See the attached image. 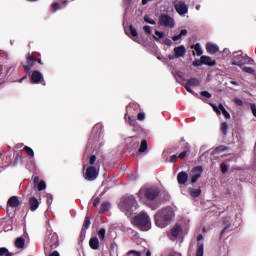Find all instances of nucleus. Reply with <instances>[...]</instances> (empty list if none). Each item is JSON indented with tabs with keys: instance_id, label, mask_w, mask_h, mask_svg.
I'll return each instance as SVG.
<instances>
[{
	"instance_id": "nucleus-1",
	"label": "nucleus",
	"mask_w": 256,
	"mask_h": 256,
	"mask_svg": "<svg viewBox=\"0 0 256 256\" xmlns=\"http://www.w3.org/2000/svg\"><path fill=\"white\" fill-rule=\"evenodd\" d=\"M173 217H175V212L173 211V208L167 207L156 213L155 223L160 229H165V227L171 224V221H173Z\"/></svg>"
},
{
	"instance_id": "nucleus-2",
	"label": "nucleus",
	"mask_w": 256,
	"mask_h": 256,
	"mask_svg": "<svg viewBox=\"0 0 256 256\" xmlns=\"http://www.w3.org/2000/svg\"><path fill=\"white\" fill-rule=\"evenodd\" d=\"M133 225L141 231H149L151 229V217L148 213L141 212L133 218Z\"/></svg>"
},
{
	"instance_id": "nucleus-3",
	"label": "nucleus",
	"mask_w": 256,
	"mask_h": 256,
	"mask_svg": "<svg viewBox=\"0 0 256 256\" xmlns=\"http://www.w3.org/2000/svg\"><path fill=\"white\" fill-rule=\"evenodd\" d=\"M137 200L133 196H124L121 198L118 207L122 213L125 215H131V211H133V207H136Z\"/></svg>"
},
{
	"instance_id": "nucleus-4",
	"label": "nucleus",
	"mask_w": 256,
	"mask_h": 256,
	"mask_svg": "<svg viewBox=\"0 0 256 256\" xmlns=\"http://www.w3.org/2000/svg\"><path fill=\"white\" fill-rule=\"evenodd\" d=\"M138 197L140 199H148V201H153L156 197H159V188H141L138 192Z\"/></svg>"
},
{
	"instance_id": "nucleus-5",
	"label": "nucleus",
	"mask_w": 256,
	"mask_h": 256,
	"mask_svg": "<svg viewBox=\"0 0 256 256\" xmlns=\"http://www.w3.org/2000/svg\"><path fill=\"white\" fill-rule=\"evenodd\" d=\"M175 11L180 15L181 17H185L189 13V6L185 4L182 0H176L173 3Z\"/></svg>"
},
{
	"instance_id": "nucleus-6",
	"label": "nucleus",
	"mask_w": 256,
	"mask_h": 256,
	"mask_svg": "<svg viewBox=\"0 0 256 256\" xmlns=\"http://www.w3.org/2000/svg\"><path fill=\"white\" fill-rule=\"evenodd\" d=\"M51 247L52 249H57L59 247V236L56 233L51 232L45 242V249Z\"/></svg>"
},
{
	"instance_id": "nucleus-7",
	"label": "nucleus",
	"mask_w": 256,
	"mask_h": 256,
	"mask_svg": "<svg viewBox=\"0 0 256 256\" xmlns=\"http://www.w3.org/2000/svg\"><path fill=\"white\" fill-rule=\"evenodd\" d=\"M159 24L162 25V27L173 29V27H175V20L167 14H162L159 17Z\"/></svg>"
},
{
	"instance_id": "nucleus-8",
	"label": "nucleus",
	"mask_w": 256,
	"mask_h": 256,
	"mask_svg": "<svg viewBox=\"0 0 256 256\" xmlns=\"http://www.w3.org/2000/svg\"><path fill=\"white\" fill-rule=\"evenodd\" d=\"M247 63V57L243 56V52H234L233 53V61L232 65H236L237 67H241Z\"/></svg>"
},
{
	"instance_id": "nucleus-9",
	"label": "nucleus",
	"mask_w": 256,
	"mask_h": 256,
	"mask_svg": "<svg viewBox=\"0 0 256 256\" xmlns=\"http://www.w3.org/2000/svg\"><path fill=\"white\" fill-rule=\"evenodd\" d=\"M98 176L99 172L97 171V168L93 166L88 167L84 173V179H86V181H95Z\"/></svg>"
},
{
	"instance_id": "nucleus-10",
	"label": "nucleus",
	"mask_w": 256,
	"mask_h": 256,
	"mask_svg": "<svg viewBox=\"0 0 256 256\" xmlns=\"http://www.w3.org/2000/svg\"><path fill=\"white\" fill-rule=\"evenodd\" d=\"M211 107L213 108V111H215V113H217L218 115H221L222 113V115H224L226 119H231V114H229V112L227 111V109H225L223 104H219L218 106L211 104Z\"/></svg>"
},
{
	"instance_id": "nucleus-11",
	"label": "nucleus",
	"mask_w": 256,
	"mask_h": 256,
	"mask_svg": "<svg viewBox=\"0 0 256 256\" xmlns=\"http://www.w3.org/2000/svg\"><path fill=\"white\" fill-rule=\"evenodd\" d=\"M201 175H203V168L201 166L195 167L190 173L191 183H197Z\"/></svg>"
},
{
	"instance_id": "nucleus-12",
	"label": "nucleus",
	"mask_w": 256,
	"mask_h": 256,
	"mask_svg": "<svg viewBox=\"0 0 256 256\" xmlns=\"http://www.w3.org/2000/svg\"><path fill=\"white\" fill-rule=\"evenodd\" d=\"M191 87H199V79L197 78H191L187 80L185 84V89L188 91V93H191L192 95H195V92Z\"/></svg>"
},
{
	"instance_id": "nucleus-13",
	"label": "nucleus",
	"mask_w": 256,
	"mask_h": 256,
	"mask_svg": "<svg viewBox=\"0 0 256 256\" xmlns=\"http://www.w3.org/2000/svg\"><path fill=\"white\" fill-rule=\"evenodd\" d=\"M32 83L39 84L42 81V85H46L45 80H43V74L39 71H34L31 75Z\"/></svg>"
},
{
	"instance_id": "nucleus-14",
	"label": "nucleus",
	"mask_w": 256,
	"mask_h": 256,
	"mask_svg": "<svg viewBox=\"0 0 256 256\" xmlns=\"http://www.w3.org/2000/svg\"><path fill=\"white\" fill-rule=\"evenodd\" d=\"M128 31L129 32L126 31V34L128 35V37H131L133 41H135L136 43H139V34L137 33V29H135L133 25H130Z\"/></svg>"
},
{
	"instance_id": "nucleus-15",
	"label": "nucleus",
	"mask_w": 256,
	"mask_h": 256,
	"mask_svg": "<svg viewBox=\"0 0 256 256\" xmlns=\"http://www.w3.org/2000/svg\"><path fill=\"white\" fill-rule=\"evenodd\" d=\"M186 53L187 49L183 45L174 48V55L176 59L183 57Z\"/></svg>"
},
{
	"instance_id": "nucleus-16",
	"label": "nucleus",
	"mask_w": 256,
	"mask_h": 256,
	"mask_svg": "<svg viewBox=\"0 0 256 256\" xmlns=\"http://www.w3.org/2000/svg\"><path fill=\"white\" fill-rule=\"evenodd\" d=\"M188 179H189V174H187L186 172H180L177 175V181L179 185H185Z\"/></svg>"
},
{
	"instance_id": "nucleus-17",
	"label": "nucleus",
	"mask_w": 256,
	"mask_h": 256,
	"mask_svg": "<svg viewBox=\"0 0 256 256\" xmlns=\"http://www.w3.org/2000/svg\"><path fill=\"white\" fill-rule=\"evenodd\" d=\"M181 231H183V228H181L180 225H175L172 229H171V236L170 239L175 240L177 239V236L181 234Z\"/></svg>"
},
{
	"instance_id": "nucleus-18",
	"label": "nucleus",
	"mask_w": 256,
	"mask_h": 256,
	"mask_svg": "<svg viewBox=\"0 0 256 256\" xmlns=\"http://www.w3.org/2000/svg\"><path fill=\"white\" fill-rule=\"evenodd\" d=\"M201 61L203 65H208V67H215L217 65V62L209 56H201Z\"/></svg>"
},
{
	"instance_id": "nucleus-19",
	"label": "nucleus",
	"mask_w": 256,
	"mask_h": 256,
	"mask_svg": "<svg viewBox=\"0 0 256 256\" xmlns=\"http://www.w3.org/2000/svg\"><path fill=\"white\" fill-rule=\"evenodd\" d=\"M4 69H6L5 72H3V66H0V77H7L9 73H13L15 66H4Z\"/></svg>"
},
{
	"instance_id": "nucleus-20",
	"label": "nucleus",
	"mask_w": 256,
	"mask_h": 256,
	"mask_svg": "<svg viewBox=\"0 0 256 256\" xmlns=\"http://www.w3.org/2000/svg\"><path fill=\"white\" fill-rule=\"evenodd\" d=\"M206 51L210 53V55H215V53L219 52V46L217 44L208 43Z\"/></svg>"
},
{
	"instance_id": "nucleus-21",
	"label": "nucleus",
	"mask_w": 256,
	"mask_h": 256,
	"mask_svg": "<svg viewBox=\"0 0 256 256\" xmlns=\"http://www.w3.org/2000/svg\"><path fill=\"white\" fill-rule=\"evenodd\" d=\"M27 63L28 65L24 66V70L26 73H31V67L35 65V58L27 56Z\"/></svg>"
},
{
	"instance_id": "nucleus-22",
	"label": "nucleus",
	"mask_w": 256,
	"mask_h": 256,
	"mask_svg": "<svg viewBox=\"0 0 256 256\" xmlns=\"http://www.w3.org/2000/svg\"><path fill=\"white\" fill-rule=\"evenodd\" d=\"M29 205L31 211H37V209H39V200H37L35 197H31L29 199Z\"/></svg>"
},
{
	"instance_id": "nucleus-23",
	"label": "nucleus",
	"mask_w": 256,
	"mask_h": 256,
	"mask_svg": "<svg viewBox=\"0 0 256 256\" xmlns=\"http://www.w3.org/2000/svg\"><path fill=\"white\" fill-rule=\"evenodd\" d=\"M7 204L9 207L17 208L19 206V198L17 196H12L8 199Z\"/></svg>"
},
{
	"instance_id": "nucleus-24",
	"label": "nucleus",
	"mask_w": 256,
	"mask_h": 256,
	"mask_svg": "<svg viewBox=\"0 0 256 256\" xmlns=\"http://www.w3.org/2000/svg\"><path fill=\"white\" fill-rule=\"evenodd\" d=\"M89 245H90L91 249H94V250L99 249V238H97V237L91 238L89 241Z\"/></svg>"
},
{
	"instance_id": "nucleus-25",
	"label": "nucleus",
	"mask_w": 256,
	"mask_h": 256,
	"mask_svg": "<svg viewBox=\"0 0 256 256\" xmlns=\"http://www.w3.org/2000/svg\"><path fill=\"white\" fill-rule=\"evenodd\" d=\"M192 49H194L193 55H195V53L198 57H201V55H203V49L201 48L200 43L193 45Z\"/></svg>"
},
{
	"instance_id": "nucleus-26",
	"label": "nucleus",
	"mask_w": 256,
	"mask_h": 256,
	"mask_svg": "<svg viewBox=\"0 0 256 256\" xmlns=\"http://www.w3.org/2000/svg\"><path fill=\"white\" fill-rule=\"evenodd\" d=\"M15 247H17V249H25V238H17L15 241Z\"/></svg>"
},
{
	"instance_id": "nucleus-27",
	"label": "nucleus",
	"mask_w": 256,
	"mask_h": 256,
	"mask_svg": "<svg viewBox=\"0 0 256 256\" xmlns=\"http://www.w3.org/2000/svg\"><path fill=\"white\" fill-rule=\"evenodd\" d=\"M148 149H149V144H147V140H142L138 153H146Z\"/></svg>"
},
{
	"instance_id": "nucleus-28",
	"label": "nucleus",
	"mask_w": 256,
	"mask_h": 256,
	"mask_svg": "<svg viewBox=\"0 0 256 256\" xmlns=\"http://www.w3.org/2000/svg\"><path fill=\"white\" fill-rule=\"evenodd\" d=\"M188 192L191 195V197H199L201 195V188H189Z\"/></svg>"
},
{
	"instance_id": "nucleus-29",
	"label": "nucleus",
	"mask_w": 256,
	"mask_h": 256,
	"mask_svg": "<svg viewBox=\"0 0 256 256\" xmlns=\"http://www.w3.org/2000/svg\"><path fill=\"white\" fill-rule=\"evenodd\" d=\"M131 109H133L132 105L127 106V113L125 115V119L126 121L128 119L130 125H135V119H132L131 116H129V111H131Z\"/></svg>"
},
{
	"instance_id": "nucleus-30",
	"label": "nucleus",
	"mask_w": 256,
	"mask_h": 256,
	"mask_svg": "<svg viewBox=\"0 0 256 256\" xmlns=\"http://www.w3.org/2000/svg\"><path fill=\"white\" fill-rule=\"evenodd\" d=\"M111 209V203L103 202L100 207V213H105V211H109Z\"/></svg>"
},
{
	"instance_id": "nucleus-31",
	"label": "nucleus",
	"mask_w": 256,
	"mask_h": 256,
	"mask_svg": "<svg viewBox=\"0 0 256 256\" xmlns=\"http://www.w3.org/2000/svg\"><path fill=\"white\" fill-rule=\"evenodd\" d=\"M183 37H187V30H181L180 34L174 36L172 38L173 41H179V39H183Z\"/></svg>"
},
{
	"instance_id": "nucleus-32",
	"label": "nucleus",
	"mask_w": 256,
	"mask_h": 256,
	"mask_svg": "<svg viewBox=\"0 0 256 256\" xmlns=\"http://www.w3.org/2000/svg\"><path fill=\"white\" fill-rule=\"evenodd\" d=\"M36 185H37L38 191H45V189H47V184L43 180H40V182H38V184Z\"/></svg>"
},
{
	"instance_id": "nucleus-33",
	"label": "nucleus",
	"mask_w": 256,
	"mask_h": 256,
	"mask_svg": "<svg viewBox=\"0 0 256 256\" xmlns=\"http://www.w3.org/2000/svg\"><path fill=\"white\" fill-rule=\"evenodd\" d=\"M203 253H204L203 243H198V248H197L196 256H203Z\"/></svg>"
},
{
	"instance_id": "nucleus-34",
	"label": "nucleus",
	"mask_w": 256,
	"mask_h": 256,
	"mask_svg": "<svg viewBox=\"0 0 256 256\" xmlns=\"http://www.w3.org/2000/svg\"><path fill=\"white\" fill-rule=\"evenodd\" d=\"M24 151L27 153V155L29 157H35V152L33 151V149L31 147L25 146Z\"/></svg>"
},
{
	"instance_id": "nucleus-35",
	"label": "nucleus",
	"mask_w": 256,
	"mask_h": 256,
	"mask_svg": "<svg viewBox=\"0 0 256 256\" xmlns=\"http://www.w3.org/2000/svg\"><path fill=\"white\" fill-rule=\"evenodd\" d=\"M107 233V230H105V228H101L99 231H98V237L101 241H103L105 239V235Z\"/></svg>"
},
{
	"instance_id": "nucleus-36",
	"label": "nucleus",
	"mask_w": 256,
	"mask_h": 256,
	"mask_svg": "<svg viewBox=\"0 0 256 256\" xmlns=\"http://www.w3.org/2000/svg\"><path fill=\"white\" fill-rule=\"evenodd\" d=\"M0 256H13V253H9L7 248H0Z\"/></svg>"
},
{
	"instance_id": "nucleus-37",
	"label": "nucleus",
	"mask_w": 256,
	"mask_h": 256,
	"mask_svg": "<svg viewBox=\"0 0 256 256\" xmlns=\"http://www.w3.org/2000/svg\"><path fill=\"white\" fill-rule=\"evenodd\" d=\"M144 21H145V23H149V25L157 24V22H155V20L151 19V17H149V15L144 16Z\"/></svg>"
},
{
	"instance_id": "nucleus-38",
	"label": "nucleus",
	"mask_w": 256,
	"mask_h": 256,
	"mask_svg": "<svg viewBox=\"0 0 256 256\" xmlns=\"http://www.w3.org/2000/svg\"><path fill=\"white\" fill-rule=\"evenodd\" d=\"M227 129H229V125L227 124V122L222 123L221 131H222L223 135H227Z\"/></svg>"
},
{
	"instance_id": "nucleus-39",
	"label": "nucleus",
	"mask_w": 256,
	"mask_h": 256,
	"mask_svg": "<svg viewBox=\"0 0 256 256\" xmlns=\"http://www.w3.org/2000/svg\"><path fill=\"white\" fill-rule=\"evenodd\" d=\"M91 226V220L89 217H85L84 224H83V229H88Z\"/></svg>"
},
{
	"instance_id": "nucleus-40",
	"label": "nucleus",
	"mask_w": 256,
	"mask_h": 256,
	"mask_svg": "<svg viewBox=\"0 0 256 256\" xmlns=\"http://www.w3.org/2000/svg\"><path fill=\"white\" fill-rule=\"evenodd\" d=\"M164 33L163 32H159V31H155V35H154V39H163L164 37Z\"/></svg>"
},
{
	"instance_id": "nucleus-41",
	"label": "nucleus",
	"mask_w": 256,
	"mask_h": 256,
	"mask_svg": "<svg viewBox=\"0 0 256 256\" xmlns=\"http://www.w3.org/2000/svg\"><path fill=\"white\" fill-rule=\"evenodd\" d=\"M128 256H141V252L139 251H135V250H131L127 253Z\"/></svg>"
},
{
	"instance_id": "nucleus-42",
	"label": "nucleus",
	"mask_w": 256,
	"mask_h": 256,
	"mask_svg": "<svg viewBox=\"0 0 256 256\" xmlns=\"http://www.w3.org/2000/svg\"><path fill=\"white\" fill-rule=\"evenodd\" d=\"M51 7L54 12L59 11V9H61V5H59V3H57V2L52 3Z\"/></svg>"
},
{
	"instance_id": "nucleus-43",
	"label": "nucleus",
	"mask_w": 256,
	"mask_h": 256,
	"mask_svg": "<svg viewBox=\"0 0 256 256\" xmlns=\"http://www.w3.org/2000/svg\"><path fill=\"white\" fill-rule=\"evenodd\" d=\"M243 71H244L245 73H250V74L255 73V70H254L253 68L247 67V66L243 67Z\"/></svg>"
},
{
	"instance_id": "nucleus-44",
	"label": "nucleus",
	"mask_w": 256,
	"mask_h": 256,
	"mask_svg": "<svg viewBox=\"0 0 256 256\" xmlns=\"http://www.w3.org/2000/svg\"><path fill=\"white\" fill-rule=\"evenodd\" d=\"M194 67H201V65H203V60H194L193 61V64H192Z\"/></svg>"
},
{
	"instance_id": "nucleus-45",
	"label": "nucleus",
	"mask_w": 256,
	"mask_h": 256,
	"mask_svg": "<svg viewBox=\"0 0 256 256\" xmlns=\"http://www.w3.org/2000/svg\"><path fill=\"white\" fill-rule=\"evenodd\" d=\"M223 151H227V147L225 146H219L215 149L216 153H223Z\"/></svg>"
},
{
	"instance_id": "nucleus-46",
	"label": "nucleus",
	"mask_w": 256,
	"mask_h": 256,
	"mask_svg": "<svg viewBox=\"0 0 256 256\" xmlns=\"http://www.w3.org/2000/svg\"><path fill=\"white\" fill-rule=\"evenodd\" d=\"M200 95L202 97H206V99H211V93H209L208 91H202Z\"/></svg>"
},
{
	"instance_id": "nucleus-47",
	"label": "nucleus",
	"mask_w": 256,
	"mask_h": 256,
	"mask_svg": "<svg viewBox=\"0 0 256 256\" xmlns=\"http://www.w3.org/2000/svg\"><path fill=\"white\" fill-rule=\"evenodd\" d=\"M233 102H234L236 105H238V107H242V105H243V100H241V99H239V98H235V99L233 100Z\"/></svg>"
},
{
	"instance_id": "nucleus-48",
	"label": "nucleus",
	"mask_w": 256,
	"mask_h": 256,
	"mask_svg": "<svg viewBox=\"0 0 256 256\" xmlns=\"http://www.w3.org/2000/svg\"><path fill=\"white\" fill-rule=\"evenodd\" d=\"M143 30L145 33H147L148 35H151L152 30H151V26H144Z\"/></svg>"
},
{
	"instance_id": "nucleus-49",
	"label": "nucleus",
	"mask_w": 256,
	"mask_h": 256,
	"mask_svg": "<svg viewBox=\"0 0 256 256\" xmlns=\"http://www.w3.org/2000/svg\"><path fill=\"white\" fill-rule=\"evenodd\" d=\"M250 109L252 111V114L254 115V117H256V105L255 104H250Z\"/></svg>"
},
{
	"instance_id": "nucleus-50",
	"label": "nucleus",
	"mask_w": 256,
	"mask_h": 256,
	"mask_svg": "<svg viewBox=\"0 0 256 256\" xmlns=\"http://www.w3.org/2000/svg\"><path fill=\"white\" fill-rule=\"evenodd\" d=\"M138 120L145 121V113H143V112L138 113Z\"/></svg>"
},
{
	"instance_id": "nucleus-51",
	"label": "nucleus",
	"mask_w": 256,
	"mask_h": 256,
	"mask_svg": "<svg viewBox=\"0 0 256 256\" xmlns=\"http://www.w3.org/2000/svg\"><path fill=\"white\" fill-rule=\"evenodd\" d=\"M47 203L48 205H51L53 203V195L51 194L47 195Z\"/></svg>"
},
{
	"instance_id": "nucleus-52",
	"label": "nucleus",
	"mask_w": 256,
	"mask_h": 256,
	"mask_svg": "<svg viewBox=\"0 0 256 256\" xmlns=\"http://www.w3.org/2000/svg\"><path fill=\"white\" fill-rule=\"evenodd\" d=\"M220 167H221L222 173H227V169H228V168H227V164L222 163Z\"/></svg>"
},
{
	"instance_id": "nucleus-53",
	"label": "nucleus",
	"mask_w": 256,
	"mask_h": 256,
	"mask_svg": "<svg viewBox=\"0 0 256 256\" xmlns=\"http://www.w3.org/2000/svg\"><path fill=\"white\" fill-rule=\"evenodd\" d=\"M95 161H97V157L95 155L90 157V165H95Z\"/></svg>"
},
{
	"instance_id": "nucleus-54",
	"label": "nucleus",
	"mask_w": 256,
	"mask_h": 256,
	"mask_svg": "<svg viewBox=\"0 0 256 256\" xmlns=\"http://www.w3.org/2000/svg\"><path fill=\"white\" fill-rule=\"evenodd\" d=\"M178 157L179 159H185V157H187V151L180 153Z\"/></svg>"
},
{
	"instance_id": "nucleus-55",
	"label": "nucleus",
	"mask_w": 256,
	"mask_h": 256,
	"mask_svg": "<svg viewBox=\"0 0 256 256\" xmlns=\"http://www.w3.org/2000/svg\"><path fill=\"white\" fill-rule=\"evenodd\" d=\"M177 161V155H172L171 157H170V162L171 163H175Z\"/></svg>"
},
{
	"instance_id": "nucleus-56",
	"label": "nucleus",
	"mask_w": 256,
	"mask_h": 256,
	"mask_svg": "<svg viewBox=\"0 0 256 256\" xmlns=\"http://www.w3.org/2000/svg\"><path fill=\"white\" fill-rule=\"evenodd\" d=\"M99 201H100L99 197L95 198L94 201H93V205L95 207H97V205H99Z\"/></svg>"
},
{
	"instance_id": "nucleus-57",
	"label": "nucleus",
	"mask_w": 256,
	"mask_h": 256,
	"mask_svg": "<svg viewBox=\"0 0 256 256\" xmlns=\"http://www.w3.org/2000/svg\"><path fill=\"white\" fill-rule=\"evenodd\" d=\"M130 181H135L137 179V174H132L129 176Z\"/></svg>"
},
{
	"instance_id": "nucleus-58",
	"label": "nucleus",
	"mask_w": 256,
	"mask_h": 256,
	"mask_svg": "<svg viewBox=\"0 0 256 256\" xmlns=\"http://www.w3.org/2000/svg\"><path fill=\"white\" fill-rule=\"evenodd\" d=\"M40 183V181H39V176H35L34 177V185H37V184H39Z\"/></svg>"
},
{
	"instance_id": "nucleus-59",
	"label": "nucleus",
	"mask_w": 256,
	"mask_h": 256,
	"mask_svg": "<svg viewBox=\"0 0 256 256\" xmlns=\"http://www.w3.org/2000/svg\"><path fill=\"white\" fill-rule=\"evenodd\" d=\"M223 53H224L225 55H230V54H231V51H230L228 48H225V49L223 50Z\"/></svg>"
},
{
	"instance_id": "nucleus-60",
	"label": "nucleus",
	"mask_w": 256,
	"mask_h": 256,
	"mask_svg": "<svg viewBox=\"0 0 256 256\" xmlns=\"http://www.w3.org/2000/svg\"><path fill=\"white\" fill-rule=\"evenodd\" d=\"M231 85H236V87H239V82L232 80L230 81Z\"/></svg>"
},
{
	"instance_id": "nucleus-61",
	"label": "nucleus",
	"mask_w": 256,
	"mask_h": 256,
	"mask_svg": "<svg viewBox=\"0 0 256 256\" xmlns=\"http://www.w3.org/2000/svg\"><path fill=\"white\" fill-rule=\"evenodd\" d=\"M124 5L129 7V5H131V0H124Z\"/></svg>"
},
{
	"instance_id": "nucleus-62",
	"label": "nucleus",
	"mask_w": 256,
	"mask_h": 256,
	"mask_svg": "<svg viewBox=\"0 0 256 256\" xmlns=\"http://www.w3.org/2000/svg\"><path fill=\"white\" fill-rule=\"evenodd\" d=\"M49 256H60V255H59V252L54 251V252H52Z\"/></svg>"
},
{
	"instance_id": "nucleus-63",
	"label": "nucleus",
	"mask_w": 256,
	"mask_h": 256,
	"mask_svg": "<svg viewBox=\"0 0 256 256\" xmlns=\"http://www.w3.org/2000/svg\"><path fill=\"white\" fill-rule=\"evenodd\" d=\"M201 240H203V235H202V234H199V235L197 236V241H201Z\"/></svg>"
},
{
	"instance_id": "nucleus-64",
	"label": "nucleus",
	"mask_w": 256,
	"mask_h": 256,
	"mask_svg": "<svg viewBox=\"0 0 256 256\" xmlns=\"http://www.w3.org/2000/svg\"><path fill=\"white\" fill-rule=\"evenodd\" d=\"M168 59L170 60V61H173V59H177L175 56H173V55H169L168 56Z\"/></svg>"
}]
</instances>
